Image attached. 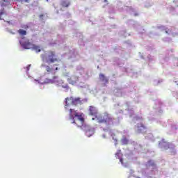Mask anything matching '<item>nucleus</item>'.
I'll return each instance as SVG.
<instances>
[{
    "label": "nucleus",
    "instance_id": "nucleus-1",
    "mask_svg": "<svg viewBox=\"0 0 178 178\" xmlns=\"http://www.w3.org/2000/svg\"><path fill=\"white\" fill-rule=\"evenodd\" d=\"M95 118L99 124H105L107 129H109L110 126H113L115 118L108 112L96 115Z\"/></svg>",
    "mask_w": 178,
    "mask_h": 178
},
{
    "label": "nucleus",
    "instance_id": "nucleus-2",
    "mask_svg": "<svg viewBox=\"0 0 178 178\" xmlns=\"http://www.w3.org/2000/svg\"><path fill=\"white\" fill-rule=\"evenodd\" d=\"M69 117L72 123H74L78 127H83V124H84V118H83L77 110L70 108L69 111Z\"/></svg>",
    "mask_w": 178,
    "mask_h": 178
},
{
    "label": "nucleus",
    "instance_id": "nucleus-3",
    "mask_svg": "<svg viewBox=\"0 0 178 178\" xmlns=\"http://www.w3.org/2000/svg\"><path fill=\"white\" fill-rule=\"evenodd\" d=\"M41 58L42 62H45L48 65L59 61V59L56 58V53L51 50L47 51L44 54H41Z\"/></svg>",
    "mask_w": 178,
    "mask_h": 178
},
{
    "label": "nucleus",
    "instance_id": "nucleus-4",
    "mask_svg": "<svg viewBox=\"0 0 178 178\" xmlns=\"http://www.w3.org/2000/svg\"><path fill=\"white\" fill-rule=\"evenodd\" d=\"M42 67H44L45 68V70L46 72H47V73L49 74H56V71L59 70V68L57 67L55 68V70H54L53 67H51V66L49 65H47L45 64H42Z\"/></svg>",
    "mask_w": 178,
    "mask_h": 178
},
{
    "label": "nucleus",
    "instance_id": "nucleus-5",
    "mask_svg": "<svg viewBox=\"0 0 178 178\" xmlns=\"http://www.w3.org/2000/svg\"><path fill=\"white\" fill-rule=\"evenodd\" d=\"M19 42L24 49H31V48L33 47V44L30 42L29 40H26L25 42L21 41Z\"/></svg>",
    "mask_w": 178,
    "mask_h": 178
},
{
    "label": "nucleus",
    "instance_id": "nucleus-6",
    "mask_svg": "<svg viewBox=\"0 0 178 178\" xmlns=\"http://www.w3.org/2000/svg\"><path fill=\"white\" fill-rule=\"evenodd\" d=\"M67 81L70 84H72V86L76 84L77 81H79V76L76 75H72L70 77L67 79Z\"/></svg>",
    "mask_w": 178,
    "mask_h": 178
},
{
    "label": "nucleus",
    "instance_id": "nucleus-7",
    "mask_svg": "<svg viewBox=\"0 0 178 178\" xmlns=\"http://www.w3.org/2000/svg\"><path fill=\"white\" fill-rule=\"evenodd\" d=\"M151 168L152 170L156 169V164L152 160H149L146 164V168L150 169Z\"/></svg>",
    "mask_w": 178,
    "mask_h": 178
},
{
    "label": "nucleus",
    "instance_id": "nucleus-8",
    "mask_svg": "<svg viewBox=\"0 0 178 178\" xmlns=\"http://www.w3.org/2000/svg\"><path fill=\"white\" fill-rule=\"evenodd\" d=\"M138 129H137V133H144V131H147V127L144 125V124L140 123L138 124Z\"/></svg>",
    "mask_w": 178,
    "mask_h": 178
},
{
    "label": "nucleus",
    "instance_id": "nucleus-9",
    "mask_svg": "<svg viewBox=\"0 0 178 178\" xmlns=\"http://www.w3.org/2000/svg\"><path fill=\"white\" fill-rule=\"evenodd\" d=\"M99 80L102 81V83H104V84H108L109 80L108 79V78H106V76H105L104 74L100 73L99 74Z\"/></svg>",
    "mask_w": 178,
    "mask_h": 178
},
{
    "label": "nucleus",
    "instance_id": "nucleus-10",
    "mask_svg": "<svg viewBox=\"0 0 178 178\" xmlns=\"http://www.w3.org/2000/svg\"><path fill=\"white\" fill-rule=\"evenodd\" d=\"M70 101L72 102V105H74V106L80 105V104H81V100L79 97L77 98L72 97V99H70Z\"/></svg>",
    "mask_w": 178,
    "mask_h": 178
},
{
    "label": "nucleus",
    "instance_id": "nucleus-11",
    "mask_svg": "<svg viewBox=\"0 0 178 178\" xmlns=\"http://www.w3.org/2000/svg\"><path fill=\"white\" fill-rule=\"evenodd\" d=\"M70 99H73V97H67L65 99V108L67 109V106H69V105H72V101H70Z\"/></svg>",
    "mask_w": 178,
    "mask_h": 178
},
{
    "label": "nucleus",
    "instance_id": "nucleus-12",
    "mask_svg": "<svg viewBox=\"0 0 178 178\" xmlns=\"http://www.w3.org/2000/svg\"><path fill=\"white\" fill-rule=\"evenodd\" d=\"M89 113L92 116H95V115H97V108L92 106H90L89 108Z\"/></svg>",
    "mask_w": 178,
    "mask_h": 178
},
{
    "label": "nucleus",
    "instance_id": "nucleus-13",
    "mask_svg": "<svg viewBox=\"0 0 178 178\" xmlns=\"http://www.w3.org/2000/svg\"><path fill=\"white\" fill-rule=\"evenodd\" d=\"M58 80V76H54L53 79H46L43 83H55Z\"/></svg>",
    "mask_w": 178,
    "mask_h": 178
},
{
    "label": "nucleus",
    "instance_id": "nucleus-14",
    "mask_svg": "<svg viewBox=\"0 0 178 178\" xmlns=\"http://www.w3.org/2000/svg\"><path fill=\"white\" fill-rule=\"evenodd\" d=\"M61 6H63V8H69V6H70V2L63 1L61 2Z\"/></svg>",
    "mask_w": 178,
    "mask_h": 178
},
{
    "label": "nucleus",
    "instance_id": "nucleus-15",
    "mask_svg": "<svg viewBox=\"0 0 178 178\" xmlns=\"http://www.w3.org/2000/svg\"><path fill=\"white\" fill-rule=\"evenodd\" d=\"M115 157L117 159H120V162L123 164V159L120 158V150L118 151V152L115 153Z\"/></svg>",
    "mask_w": 178,
    "mask_h": 178
},
{
    "label": "nucleus",
    "instance_id": "nucleus-16",
    "mask_svg": "<svg viewBox=\"0 0 178 178\" xmlns=\"http://www.w3.org/2000/svg\"><path fill=\"white\" fill-rule=\"evenodd\" d=\"M31 49L36 51V52H41V49H40V47L36 46L35 44L32 45Z\"/></svg>",
    "mask_w": 178,
    "mask_h": 178
},
{
    "label": "nucleus",
    "instance_id": "nucleus-17",
    "mask_svg": "<svg viewBox=\"0 0 178 178\" xmlns=\"http://www.w3.org/2000/svg\"><path fill=\"white\" fill-rule=\"evenodd\" d=\"M18 33L19 34V35H26L27 31L23 29H19L18 30Z\"/></svg>",
    "mask_w": 178,
    "mask_h": 178
},
{
    "label": "nucleus",
    "instance_id": "nucleus-18",
    "mask_svg": "<svg viewBox=\"0 0 178 178\" xmlns=\"http://www.w3.org/2000/svg\"><path fill=\"white\" fill-rule=\"evenodd\" d=\"M122 144L126 145V144H128L129 140H127V138H124L123 139H122Z\"/></svg>",
    "mask_w": 178,
    "mask_h": 178
},
{
    "label": "nucleus",
    "instance_id": "nucleus-19",
    "mask_svg": "<svg viewBox=\"0 0 178 178\" xmlns=\"http://www.w3.org/2000/svg\"><path fill=\"white\" fill-rule=\"evenodd\" d=\"M169 145L170 144L167 143V147L166 146L165 147V149H169Z\"/></svg>",
    "mask_w": 178,
    "mask_h": 178
},
{
    "label": "nucleus",
    "instance_id": "nucleus-20",
    "mask_svg": "<svg viewBox=\"0 0 178 178\" xmlns=\"http://www.w3.org/2000/svg\"><path fill=\"white\" fill-rule=\"evenodd\" d=\"M2 15H3V12H0V20H2V18L1 17Z\"/></svg>",
    "mask_w": 178,
    "mask_h": 178
},
{
    "label": "nucleus",
    "instance_id": "nucleus-21",
    "mask_svg": "<svg viewBox=\"0 0 178 178\" xmlns=\"http://www.w3.org/2000/svg\"><path fill=\"white\" fill-rule=\"evenodd\" d=\"M23 2L29 3V2H30V0H23Z\"/></svg>",
    "mask_w": 178,
    "mask_h": 178
},
{
    "label": "nucleus",
    "instance_id": "nucleus-22",
    "mask_svg": "<svg viewBox=\"0 0 178 178\" xmlns=\"http://www.w3.org/2000/svg\"><path fill=\"white\" fill-rule=\"evenodd\" d=\"M40 19H42V17H44V14H41V15H40Z\"/></svg>",
    "mask_w": 178,
    "mask_h": 178
},
{
    "label": "nucleus",
    "instance_id": "nucleus-23",
    "mask_svg": "<svg viewBox=\"0 0 178 178\" xmlns=\"http://www.w3.org/2000/svg\"><path fill=\"white\" fill-rule=\"evenodd\" d=\"M88 133H90V131H86V136H88Z\"/></svg>",
    "mask_w": 178,
    "mask_h": 178
},
{
    "label": "nucleus",
    "instance_id": "nucleus-24",
    "mask_svg": "<svg viewBox=\"0 0 178 178\" xmlns=\"http://www.w3.org/2000/svg\"><path fill=\"white\" fill-rule=\"evenodd\" d=\"M2 1H3V2H8V0H2Z\"/></svg>",
    "mask_w": 178,
    "mask_h": 178
},
{
    "label": "nucleus",
    "instance_id": "nucleus-25",
    "mask_svg": "<svg viewBox=\"0 0 178 178\" xmlns=\"http://www.w3.org/2000/svg\"><path fill=\"white\" fill-rule=\"evenodd\" d=\"M166 34H169V32L168 31H165Z\"/></svg>",
    "mask_w": 178,
    "mask_h": 178
},
{
    "label": "nucleus",
    "instance_id": "nucleus-26",
    "mask_svg": "<svg viewBox=\"0 0 178 178\" xmlns=\"http://www.w3.org/2000/svg\"><path fill=\"white\" fill-rule=\"evenodd\" d=\"M54 66H58V65H57V64H56V65H54Z\"/></svg>",
    "mask_w": 178,
    "mask_h": 178
}]
</instances>
